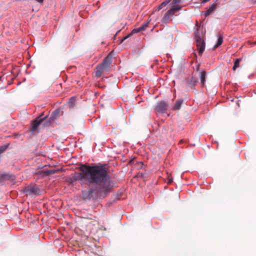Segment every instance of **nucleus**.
<instances>
[{"mask_svg": "<svg viewBox=\"0 0 256 256\" xmlns=\"http://www.w3.org/2000/svg\"><path fill=\"white\" fill-rule=\"evenodd\" d=\"M42 172H43V173L46 176H49L50 174L54 173V170H42Z\"/></svg>", "mask_w": 256, "mask_h": 256, "instance_id": "nucleus-21", "label": "nucleus"}, {"mask_svg": "<svg viewBox=\"0 0 256 256\" xmlns=\"http://www.w3.org/2000/svg\"><path fill=\"white\" fill-rule=\"evenodd\" d=\"M43 114L40 116L39 117L37 118L36 120L33 121L31 124V128L30 130L32 132H34L38 127L41 124L44 122V118H40V117L42 116Z\"/></svg>", "mask_w": 256, "mask_h": 256, "instance_id": "nucleus-5", "label": "nucleus"}, {"mask_svg": "<svg viewBox=\"0 0 256 256\" xmlns=\"http://www.w3.org/2000/svg\"><path fill=\"white\" fill-rule=\"evenodd\" d=\"M54 244L58 251L62 253L64 251L63 240L58 238L54 241Z\"/></svg>", "mask_w": 256, "mask_h": 256, "instance_id": "nucleus-7", "label": "nucleus"}, {"mask_svg": "<svg viewBox=\"0 0 256 256\" xmlns=\"http://www.w3.org/2000/svg\"><path fill=\"white\" fill-rule=\"evenodd\" d=\"M186 82L189 87L191 88L192 89H194V86L197 84L198 80L196 78L192 76L187 79Z\"/></svg>", "mask_w": 256, "mask_h": 256, "instance_id": "nucleus-11", "label": "nucleus"}, {"mask_svg": "<svg viewBox=\"0 0 256 256\" xmlns=\"http://www.w3.org/2000/svg\"><path fill=\"white\" fill-rule=\"evenodd\" d=\"M170 16L168 14V13L166 12L164 16L162 19V24H166L170 21Z\"/></svg>", "mask_w": 256, "mask_h": 256, "instance_id": "nucleus-17", "label": "nucleus"}, {"mask_svg": "<svg viewBox=\"0 0 256 256\" xmlns=\"http://www.w3.org/2000/svg\"><path fill=\"white\" fill-rule=\"evenodd\" d=\"M183 103V100H178L176 104L173 108L174 110H178L180 109L181 106L182 104Z\"/></svg>", "mask_w": 256, "mask_h": 256, "instance_id": "nucleus-14", "label": "nucleus"}, {"mask_svg": "<svg viewBox=\"0 0 256 256\" xmlns=\"http://www.w3.org/2000/svg\"><path fill=\"white\" fill-rule=\"evenodd\" d=\"M24 192L27 194L36 195L39 194L40 190L35 184H32L25 188Z\"/></svg>", "mask_w": 256, "mask_h": 256, "instance_id": "nucleus-3", "label": "nucleus"}, {"mask_svg": "<svg viewBox=\"0 0 256 256\" xmlns=\"http://www.w3.org/2000/svg\"><path fill=\"white\" fill-rule=\"evenodd\" d=\"M148 23L149 22H148L146 24H142L140 26V30H144L146 29V28L148 26Z\"/></svg>", "mask_w": 256, "mask_h": 256, "instance_id": "nucleus-22", "label": "nucleus"}, {"mask_svg": "<svg viewBox=\"0 0 256 256\" xmlns=\"http://www.w3.org/2000/svg\"><path fill=\"white\" fill-rule=\"evenodd\" d=\"M140 27L137 28H134V29L132 32H130V35H132V34H135V33H137V32H140Z\"/></svg>", "mask_w": 256, "mask_h": 256, "instance_id": "nucleus-23", "label": "nucleus"}, {"mask_svg": "<svg viewBox=\"0 0 256 256\" xmlns=\"http://www.w3.org/2000/svg\"><path fill=\"white\" fill-rule=\"evenodd\" d=\"M170 2V0H165L164 2H162L158 6V10H160L163 8L164 7H165Z\"/></svg>", "mask_w": 256, "mask_h": 256, "instance_id": "nucleus-20", "label": "nucleus"}, {"mask_svg": "<svg viewBox=\"0 0 256 256\" xmlns=\"http://www.w3.org/2000/svg\"><path fill=\"white\" fill-rule=\"evenodd\" d=\"M180 9V7L179 6H174L170 10H168L166 13L168 14L170 17L174 15V14L178 10Z\"/></svg>", "mask_w": 256, "mask_h": 256, "instance_id": "nucleus-13", "label": "nucleus"}, {"mask_svg": "<svg viewBox=\"0 0 256 256\" xmlns=\"http://www.w3.org/2000/svg\"><path fill=\"white\" fill-rule=\"evenodd\" d=\"M112 62V56L110 54L100 64L104 67L106 72H108L110 70V66Z\"/></svg>", "mask_w": 256, "mask_h": 256, "instance_id": "nucleus-4", "label": "nucleus"}, {"mask_svg": "<svg viewBox=\"0 0 256 256\" xmlns=\"http://www.w3.org/2000/svg\"><path fill=\"white\" fill-rule=\"evenodd\" d=\"M130 36V34H129L128 36H126L124 37L122 39V40H120V44H121V43H122V42H123L125 40H126V38H128Z\"/></svg>", "mask_w": 256, "mask_h": 256, "instance_id": "nucleus-26", "label": "nucleus"}, {"mask_svg": "<svg viewBox=\"0 0 256 256\" xmlns=\"http://www.w3.org/2000/svg\"><path fill=\"white\" fill-rule=\"evenodd\" d=\"M168 107V105L166 102L164 101H162L158 104L155 110L159 112L164 113L166 111Z\"/></svg>", "mask_w": 256, "mask_h": 256, "instance_id": "nucleus-6", "label": "nucleus"}, {"mask_svg": "<svg viewBox=\"0 0 256 256\" xmlns=\"http://www.w3.org/2000/svg\"><path fill=\"white\" fill-rule=\"evenodd\" d=\"M104 71H106L105 68L99 64L95 68V76L97 78L100 77Z\"/></svg>", "mask_w": 256, "mask_h": 256, "instance_id": "nucleus-10", "label": "nucleus"}, {"mask_svg": "<svg viewBox=\"0 0 256 256\" xmlns=\"http://www.w3.org/2000/svg\"><path fill=\"white\" fill-rule=\"evenodd\" d=\"M78 98L76 96H72L67 102L66 105L70 110H72L76 106Z\"/></svg>", "mask_w": 256, "mask_h": 256, "instance_id": "nucleus-8", "label": "nucleus"}, {"mask_svg": "<svg viewBox=\"0 0 256 256\" xmlns=\"http://www.w3.org/2000/svg\"><path fill=\"white\" fill-rule=\"evenodd\" d=\"M222 42H223V38L222 36H218L217 43L216 45L214 46V48L216 49L217 48H218L222 44Z\"/></svg>", "mask_w": 256, "mask_h": 256, "instance_id": "nucleus-18", "label": "nucleus"}, {"mask_svg": "<svg viewBox=\"0 0 256 256\" xmlns=\"http://www.w3.org/2000/svg\"><path fill=\"white\" fill-rule=\"evenodd\" d=\"M216 4H213L210 6L209 8L204 12L205 16H209L216 8Z\"/></svg>", "mask_w": 256, "mask_h": 256, "instance_id": "nucleus-12", "label": "nucleus"}, {"mask_svg": "<svg viewBox=\"0 0 256 256\" xmlns=\"http://www.w3.org/2000/svg\"><path fill=\"white\" fill-rule=\"evenodd\" d=\"M196 46L200 55H202L205 49V42L204 40L198 34L195 35Z\"/></svg>", "mask_w": 256, "mask_h": 256, "instance_id": "nucleus-2", "label": "nucleus"}, {"mask_svg": "<svg viewBox=\"0 0 256 256\" xmlns=\"http://www.w3.org/2000/svg\"><path fill=\"white\" fill-rule=\"evenodd\" d=\"M182 140H180V143H182Z\"/></svg>", "mask_w": 256, "mask_h": 256, "instance_id": "nucleus-29", "label": "nucleus"}, {"mask_svg": "<svg viewBox=\"0 0 256 256\" xmlns=\"http://www.w3.org/2000/svg\"><path fill=\"white\" fill-rule=\"evenodd\" d=\"M206 76V72L205 71H203L200 73V76L201 84L202 86H204V84Z\"/></svg>", "mask_w": 256, "mask_h": 256, "instance_id": "nucleus-15", "label": "nucleus"}, {"mask_svg": "<svg viewBox=\"0 0 256 256\" xmlns=\"http://www.w3.org/2000/svg\"><path fill=\"white\" fill-rule=\"evenodd\" d=\"M78 179L85 182L89 189L83 191L82 196L86 200L104 198L112 189L110 176L104 166H90L83 164L80 167Z\"/></svg>", "mask_w": 256, "mask_h": 256, "instance_id": "nucleus-1", "label": "nucleus"}, {"mask_svg": "<svg viewBox=\"0 0 256 256\" xmlns=\"http://www.w3.org/2000/svg\"><path fill=\"white\" fill-rule=\"evenodd\" d=\"M172 182V180H170L168 182V184H170Z\"/></svg>", "mask_w": 256, "mask_h": 256, "instance_id": "nucleus-28", "label": "nucleus"}, {"mask_svg": "<svg viewBox=\"0 0 256 256\" xmlns=\"http://www.w3.org/2000/svg\"><path fill=\"white\" fill-rule=\"evenodd\" d=\"M8 144L5 145L2 148H0V154L4 152L8 148Z\"/></svg>", "mask_w": 256, "mask_h": 256, "instance_id": "nucleus-24", "label": "nucleus"}, {"mask_svg": "<svg viewBox=\"0 0 256 256\" xmlns=\"http://www.w3.org/2000/svg\"><path fill=\"white\" fill-rule=\"evenodd\" d=\"M62 113L63 112L60 108L52 112L51 116H50V120L54 121L62 116Z\"/></svg>", "mask_w": 256, "mask_h": 256, "instance_id": "nucleus-9", "label": "nucleus"}, {"mask_svg": "<svg viewBox=\"0 0 256 256\" xmlns=\"http://www.w3.org/2000/svg\"><path fill=\"white\" fill-rule=\"evenodd\" d=\"M209 0H202V2L205 3V2H207L209 1Z\"/></svg>", "mask_w": 256, "mask_h": 256, "instance_id": "nucleus-27", "label": "nucleus"}, {"mask_svg": "<svg viewBox=\"0 0 256 256\" xmlns=\"http://www.w3.org/2000/svg\"><path fill=\"white\" fill-rule=\"evenodd\" d=\"M181 2V0H173L172 4H177L180 3Z\"/></svg>", "mask_w": 256, "mask_h": 256, "instance_id": "nucleus-25", "label": "nucleus"}, {"mask_svg": "<svg viewBox=\"0 0 256 256\" xmlns=\"http://www.w3.org/2000/svg\"><path fill=\"white\" fill-rule=\"evenodd\" d=\"M46 117H47V116H45L44 118H41V117L40 118H44V122L42 124H42L44 126H49L50 124V122H53V120H50V118L48 120H46Z\"/></svg>", "mask_w": 256, "mask_h": 256, "instance_id": "nucleus-16", "label": "nucleus"}, {"mask_svg": "<svg viewBox=\"0 0 256 256\" xmlns=\"http://www.w3.org/2000/svg\"><path fill=\"white\" fill-rule=\"evenodd\" d=\"M242 60L241 58H236L235 60L234 66L232 68V70H235L240 66V62Z\"/></svg>", "mask_w": 256, "mask_h": 256, "instance_id": "nucleus-19", "label": "nucleus"}]
</instances>
